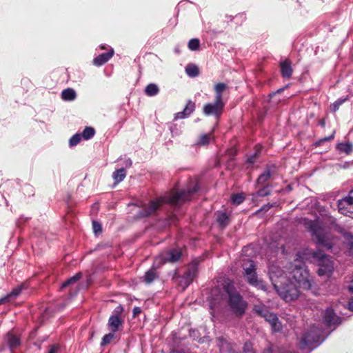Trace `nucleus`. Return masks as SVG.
I'll list each match as a JSON object with an SVG mask.
<instances>
[{"mask_svg":"<svg viewBox=\"0 0 353 353\" xmlns=\"http://www.w3.org/2000/svg\"><path fill=\"white\" fill-rule=\"evenodd\" d=\"M322 336V330L317 327H313L303 334L299 342L300 348L304 350L317 347L323 341Z\"/></svg>","mask_w":353,"mask_h":353,"instance_id":"7","label":"nucleus"},{"mask_svg":"<svg viewBox=\"0 0 353 353\" xmlns=\"http://www.w3.org/2000/svg\"><path fill=\"white\" fill-rule=\"evenodd\" d=\"M319 124L321 125V126H325V121L324 120H321L320 122H319Z\"/></svg>","mask_w":353,"mask_h":353,"instance_id":"50","label":"nucleus"},{"mask_svg":"<svg viewBox=\"0 0 353 353\" xmlns=\"http://www.w3.org/2000/svg\"><path fill=\"white\" fill-rule=\"evenodd\" d=\"M272 207V205L271 204H267L264 205L257 212H260L261 211L267 212Z\"/></svg>","mask_w":353,"mask_h":353,"instance_id":"43","label":"nucleus"},{"mask_svg":"<svg viewBox=\"0 0 353 353\" xmlns=\"http://www.w3.org/2000/svg\"><path fill=\"white\" fill-rule=\"evenodd\" d=\"M59 348V347L58 345H53L50 347V349H49L48 353H57Z\"/></svg>","mask_w":353,"mask_h":353,"instance_id":"42","label":"nucleus"},{"mask_svg":"<svg viewBox=\"0 0 353 353\" xmlns=\"http://www.w3.org/2000/svg\"><path fill=\"white\" fill-rule=\"evenodd\" d=\"M159 92L158 86L154 83L148 84L145 89V92L148 96L153 97L157 95Z\"/></svg>","mask_w":353,"mask_h":353,"instance_id":"23","label":"nucleus"},{"mask_svg":"<svg viewBox=\"0 0 353 353\" xmlns=\"http://www.w3.org/2000/svg\"><path fill=\"white\" fill-rule=\"evenodd\" d=\"M125 176L126 172L124 168L116 170L112 174V177L116 181V183H119L125 179Z\"/></svg>","mask_w":353,"mask_h":353,"instance_id":"21","label":"nucleus"},{"mask_svg":"<svg viewBox=\"0 0 353 353\" xmlns=\"http://www.w3.org/2000/svg\"><path fill=\"white\" fill-rule=\"evenodd\" d=\"M100 48H101V49H104V48H105V46H100Z\"/></svg>","mask_w":353,"mask_h":353,"instance_id":"51","label":"nucleus"},{"mask_svg":"<svg viewBox=\"0 0 353 353\" xmlns=\"http://www.w3.org/2000/svg\"><path fill=\"white\" fill-rule=\"evenodd\" d=\"M93 225V231L95 234L99 233L101 232V225L97 221L92 222Z\"/></svg>","mask_w":353,"mask_h":353,"instance_id":"41","label":"nucleus"},{"mask_svg":"<svg viewBox=\"0 0 353 353\" xmlns=\"http://www.w3.org/2000/svg\"><path fill=\"white\" fill-rule=\"evenodd\" d=\"M77 97V93L72 88H67L62 91L61 99L63 101H74Z\"/></svg>","mask_w":353,"mask_h":353,"instance_id":"18","label":"nucleus"},{"mask_svg":"<svg viewBox=\"0 0 353 353\" xmlns=\"http://www.w3.org/2000/svg\"><path fill=\"white\" fill-rule=\"evenodd\" d=\"M192 282V281L190 279H185V276H183L179 281L181 285H182L183 288H187Z\"/></svg>","mask_w":353,"mask_h":353,"instance_id":"39","label":"nucleus"},{"mask_svg":"<svg viewBox=\"0 0 353 353\" xmlns=\"http://www.w3.org/2000/svg\"><path fill=\"white\" fill-rule=\"evenodd\" d=\"M323 320L325 323L329 327H332L333 325H336L340 323V319L338 317L334 312L333 310L331 308H327L325 310Z\"/></svg>","mask_w":353,"mask_h":353,"instance_id":"14","label":"nucleus"},{"mask_svg":"<svg viewBox=\"0 0 353 353\" xmlns=\"http://www.w3.org/2000/svg\"><path fill=\"white\" fill-rule=\"evenodd\" d=\"M94 130L92 127H86L81 134V137H83L85 140H88L91 139L94 135Z\"/></svg>","mask_w":353,"mask_h":353,"instance_id":"27","label":"nucleus"},{"mask_svg":"<svg viewBox=\"0 0 353 353\" xmlns=\"http://www.w3.org/2000/svg\"><path fill=\"white\" fill-rule=\"evenodd\" d=\"M196 270L195 268H192L191 269H189L183 276H185V279H190L192 281H193L194 277L196 275Z\"/></svg>","mask_w":353,"mask_h":353,"instance_id":"36","label":"nucleus"},{"mask_svg":"<svg viewBox=\"0 0 353 353\" xmlns=\"http://www.w3.org/2000/svg\"><path fill=\"white\" fill-rule=\"evenodd\" d=\"M347 99V98H341L337 99L334 103L332 104V110L334 112H336L339 109V106L342 105Z\"/></svg>","mask_w":353,"mask_h":353,"instance_id":"35","label":"nucleus"},{"mask_svg":"<svg viewBox=\"0 0 353 353\" xmlns=\"http://www.w3.org/2000/svg\"><path fill=\"white\" fill-rule=\"evenodd\" d=\"M281 71L283 77L290 78L292 74V69L290 63L284 61L281 63Z\"/></svg>","mask_w":353,"mask_h":353,"instance_id":"19","label":"nucleus"},{"mask_svg":"<svg viewBox=\"0 0 353 353\" xmlns=\"http://www.w3.org/2000/svg\"><path fill=\"white\" fill-rule=\"evenodd\" d=\"M213 298L215 302H219L224 295L228 296V304L232 311L240 315L245 312L246 303L243 300L241 296L234 290L233 285L230 281L226 283L223 287V292L219 288H214L212 290V296H216Z\"/></svg>","mask_w":353,"mask_h":353,"instance_id":"4","label":"nucleus"},{"mask_svg":"<svg viewBox=\"0 0 353 353\" xmlns=\"http://www.w3.org/2000/svg\"><path fill=\"white\" fill-rule=\"evenodd\" d=\"M352 145L348 143H340L338 145V149L342 152H345V153L348 154L352 151Z\"/></svg>","mask_w":353,"mask_h":353,"instance_id":"32","label":"nucleus"},{"mask_svg":"<svg viewBox=\"0 0 353 353\" xmlns=\"http://www.w3.org/2000/svg\"><path fill=\"white\" fill-rule=\"evenodd\" d=\"M132 165V161L129 159L126 161V166H131Z\"/></svg>","mask_w":353,"mask_h":353,"instance_id":"49","label":"nucleus"},{"mask_svg":"<svg viewBox=\"0 0 353 353\" xmlns=\"http://www.w3.org/2000/svg\"><path fill=\"white\" fill-rule=\"evenodd\" d=\"M254 311L271 325L274 332H279L281 330V324L276 315L270 312L264 305H255Z\"/></svg>","mask_w":353,"mask_h":353,"instance_id":"9","label":"nucleus"},{"mask_svg":"<svg viewBox=\"0 0 353 353\" xmlns=\"http://www.w3.org/2000/svg\"><path fill=\"white\" fill-rule=\"evenodd\" d=\"M217 222L223 226H225L229 223V217L225 212H219L216 216Z\"/></svg>","mask_w":353,"mask_h":353,"instance_id":"25","label":"nucleus"},{"mask_svg":"<svg viewBox=\"0 0 353 353\" xmlns=\"http://www.w3.org/2000/svg\"><path fill=\"white\" fill-rule=\"evenodd\" d=\"M349 305V309L351 310V311H353V301H350L348 304Z\"/></svg>","mask_w":353,"mask_h":353,"instance_id":"48","label":"nucleus"},{"mask_svg":"<svg viewBox=\"0 0 353 353\" xmlns=\"http://www.w3.org/2000/svg\"><path fill=\"white\" fill-rule=\"evenodd\" d=\"M21 290L22 288L21 286L14 288L9 294L6 295L5 297L8 301L10 299L17 297L21 292Z\"/></svg>","mask_w":353,"mask_h":353,"instance_id":"29","label":"nucleus"},{"mask_svg":"<svg viewBox=\"0 0 353 353\" xmlns=\"http://www.w3.org/2000/svg\"><path fill=\"white\" fill-rule=\"evenodd\" d=\"M225 107L223 100H217L214 99V102L208 103L204 105L203 112L207 116L213 115L219 119L223 113Z\"/></svg>","mask_w":353,"mask_h":353,"instance_id":"10","label":"nucleus"},{"mask_svg":"<svg viewBox=\"0 0 353 353\" xmlns=\"http://www.w3.org/2000/svg\"><path fill=\"white\" fill-rule=\"evenodd\" d=\"M334 137V132H333L330 136L329 137H325L323 139H321V140H319V143H321V142H324V141H330L332 139H333Z\"/></svg>","mask_w":353,"mask_h":353,"instance_id":"44","label":"nucleus"},{"mask_svg":"<svg viewBox=\"0 0 353 353\" xmlns=\"http://www.w3.org/2000/svg\"><path fill=\"white\" fill-rule=\"evenodd\" d=\"M5 340L12 352L19 347L21 343L19 337L10 332L7 334Z\"/></svg>","mask_w":353,"mask_h":353,"instance_id":"17","label":"nucleus"},{"mask_svg":"<svg viewBox=\"0 0 353 353\" xmlns=\"http://www.w3.org/2000/svg\"><path fill=\"white\" fill-rule=\"evenodd\" d=\"M270 194V190L267 188L264 187L257 191L256 196H260V197H263V196L269 195Z\"/></svg>","mask_w":353,"mask_h":353,"instance_id":"38","label":"nucleus"},{"mask_svg":"<svg viewBox=\"0 0 353 353\" xmlns=\"http://www.w3.org/2000/svg\"><path fill=\"white\" fill-rule=\"evenodd\" d=\"M81 140V135L79 134H75L70 139L69 144L70 146L77 145L80 142Z\"/></svg>","mask_w":353,"mask_h":353,"instance_id":"33","label":"nucleus"},{"mask_svg":"<svg viewBox=\"0 0 353 353\" xmlns=\"http://www.w3.org/2000/svg\"><path fill=\"white\" fill-rule=\"evenodd\" d=\"M185 72L190 77H196L199 74L198 67L194 64H188L185 68Z\"/></svg>","mask_w":353,"mask_h":353,"instance_id":"22","label":"nucleus"},{"mask_svg":"<svg viewBox=\"0 0 353 353\" xmlns=\"http://www.w3.org/2000/svg\"><path fill=\"white\" fill-rule=\"evenodd\" d=\"M348 288L349 290L353 294V280L351 281V284Z\"/></svg>","mask_w":353,"mask_h":353,"instance_id":"47","label":"nucleus"},{"mask_svg":"<svg viewBox=\"0 0 353 353\" xmlns=\"http://www.w3.org/2000/svg\"><path fill=\"white\" fill-rule=\"evenodd\" d=\"M226 85L223 83H219L215 85L214 86V91H215V99L217 100H223L222 97V93L226 89Z\"/></svg>","mask_w":353,"mask_h":353,"instance_id":"20","label":"nucleus"},{"mask_svg":"<svg viewBox=\"0 0 353 353\" xmlns=\"http://www.w3.org/2000/svg\"><path fill=\"white\" fill-rule=\"evenodd\" d=\"M198 190L197 185L193 188L182 190L179 192H172L165 194L164 196L152 201L148 206L144 208L139 213L140 216H148L156 212V210L163 203H169L170 205H177L180 203L190 201L193 193Z\"/></svg>","mask_w":353,"mask_h":353,"instance_id":"3","label":"nucleus"},{"mask_svg":"<svg viewBox=\"0 0 353 353\" xmlns=\"http://www.w3.org/2000/svg\"><path fill=\"white\" fill-rule=\"evenodd\" d=\"M81 278V273L77 274L75 276L71 277L70 279H68L66 281H65L62 285L61 288H66L72 284H74L77 283V281H79Z\"/></svg>","mask_w":353,"mask_h":353,"instance_id":"28","label":"nucleus"},{"mask_svg":"<svg viewBox=\"0 0 353 353\" xmlns=\"http://www.w3.org/2000/svg\"><path fill=\"white\" fill-rule=\"evenodd\" d=\"M245 197L242 194H233L231 197L232 202L235 205H239L244 201Z\"/></svg>","mask_w":353,"mask_h":353,"instance_id":"31","label":"nucleus"},{"mask_svg":"<svg viewBox=\"0 0 353 353\" xmlns=\"http://www.w3.org/2000/svg\"><path fill=\"white\" fill-rule=\"evenodd\" d=\"M242 267L244 270V274L249 284L264 291L267 290L263 281L258 278L256 273V266L252 261H244L242 264Z\"/></svg>","mask_w":353,"mask_h":353,"instance_id":"8","label":"nucleus"},{"mask_svg":"<svg viewBox=\"0 0 353 353\" xmlns=\"http://www.w3.org/2000/svg\"><path fill=\"white\" fill-rule=\"evenodd\" d=\"M195 109V103L192 101H188L183 111L179 112L174 115V119H185L188 117Z\"/></svg>","mask_w":353,"mask_h":353,"instance_id":"15","label":"nucleus"},{"mask_svg":"<svg viewBox=\"0 0 353 353\" xmlns=\"http://www.w3.org/2000/svg\"><path fill=\"white\" fill-rule=\"evenodd\" d=\"M141 312V309L139 307H134L133 308V316H136Z\"/></svg>","mask_w":353,"mask_h":353,"instance_id":"45","label":"nucleus"},{"mask_svg":"<svg viewBox=\"0 0 353 353\" xmlns=\"http://www.w3.org/2000/svg\"><path fill=\"white\" fill-rule=\"evenodd\" d=\"M303 225L311 232L316 243L327 249L332 248V240L328 230L333 228L340 232H343V228L336 223V219L327 214H321V218L318 217L314 221L304 219Z\"/></svg>","mask_w":353,"mask_h":353,"instance_id":"1","label":"nucleus"},{"mask_svg":"<svg viewBox=\"0 0 353 353\" xmlns=\"http://www.w3.org/2000/svg\"><path fill=\"white\" fill-rule=\"evenodd\" d=\"M272 172L269 169L265 170L257 179V183L264 185L271 177Z\"/></svg>","mask_w":353,"mask_h":353,"instance_id":"24","label":"nucleus"},{"mask_svg":"<svg viewBox=\"0 0 353 353\" xmlns=\"http://www.w3.org/2000/svg\"><path fill=\"white\" fill-rule=\"evenodd\" d=\"M114 332L109 333L108 334H105L101 341V345L102 346L107 345L109 343L114 337Z\"/></svg>","mask_w":353,"mask_h":353,"instance_id":"34","label":"nucleus"},{"mask_svg":"<svg viewBox=\"0 0 353 353\" xmlns=\"http://www.w3.org/2000/svg\"><path fill=\"white\" fill-rule=\"evenodd\" d=\"M144 277H145L144 280L147 283H152L157 277V273H156L155 268H152L150 270H149L148 272H146Z\"/></svg>","mask_w":353,"mask_h":353,"instance_id":"26","label":"nucleus"},{"mask_svg":"<svg viewBox=\"0 0 353 353\" xmlns=\"http://www.w3.org/2000/svg\"><path fill=\"white\" fill-rule=\"evenodd\" d=\"M123 311V308L121 305L118 306L115 312L119 313ZM123 321L118 314L112 315L108 320V326L112 332H116L119 330V327L121 325Z\"/></svg>","mask_w":353,"mask_h":353,"instance_id":"12","label":"nucleus"},{"mask_svg":"<svg viewBox=\"0 0 353 353\" xmlns=\"http://www.w3.org/2000/svg\"><path fill=\"white\" fill-rule=\"evenodd\" d=\"M210 139V134H203L201 137L199 139V144L201 145H207Z\"/></svg>","mask_w":353,"mask_h":353,"instance_id":"40","label":"nucleus"},{"mask_svg":"<svg viewBox=\"0 0 353 353\" xmlns=\"http://www.w3.org/2000/svg\"><path fill=\"white\" fill-rule=\"evenodd\" d=\"M299 256L308 263L317 265L319 267L317 274L321 276L330 277L334 271V262L332 258L322 251L315 252L306 249L303 251V254Z\"/></svg>","mask_w":353,"mask_h":353,"instance_id":"5","label":"nucleus"},{"mask_svg":"<svg viewBox=\"0 0 353 353\" xmlns=\"http://www.w3.org/2000/svg\"><path fill=\"white\" fill-rule=\"evenodd\" d=\"M268 268L270 278L281 297L287 302L296 299L300 294L299 285L292 281L287 283L290 276L278 265L270 264Z\"/></svg>","mask_w":353,"mask_h":353,"instance_id":"2","label":"nucleus"},{"mask_svg":"<svg viewBox=\"0 0 353 353\" xmlns=\"http://www.w3.org/2000/svg\"><path fill=\"white\" fill-rule=\"evenodd\" d=\"M243 353H255L250 342H245L243 346Z\"/></svg>","mask_w":353,"mask_h":353,"instance_id":"37","label":"nucleus"},{"mask_svg":"<svg viewBox=\"0 0 353 353\" xmlns=\"http://www.w3.org/2000/svg\"><path fill=\"white\" fill-rule=\"evenodd\" d=\"M339 212L345 216L353 214V190L348 195L338 201Z\"/></svg>","mask_w":353,"mask_h":353,"instance_id":"11","label":"nucleus"},{"mask_svg":"<svg viewBox=\"0 0 353 353\" xmlns=\"http://www.w3.org/2000/svg\"><path fill=\"white\" fill-rule=\"evenodd\" d=\"M6 302H8V301L5 296L0 299V305L3 304L4 303H6Z\"/></svg>","mask_w":353,"mask_h":353,"instance_id":"46","label":"nucleus"},{"mask_svg":"<svg viewBox=\"0 0 353 353\" xmlns=\"http://www.w3.org/2000/svg\"><path fill=\"white\" fill-rule=\"evenodd\" d=\"M200 46V41L198 39H192L188 42V48L191 50H197Z\"/></svg>","mask_w":353,"mask_h":353,"instance_id":"30","label":"nucleus"},{"mask_svg":"<svg viewBox=\"0 0 353 353\" xmlns=\"http://www.w3.org/2000/svg\"><path fill=\"white\" fill-rule=\"evenodd\" d=\"M181 256V251L179 248H174L161 255L164 262L174 263L177 261Z\"/></svg>","mask_w":353,"mask_h":353,"instance_id":"13","label":"nucleus"},{"mask_svg":"<svg viewBox=\"0 0 353 353\" xmlns=\"http://www.w3.org/2000/svg\"><path fill=\"white\" fill-rule=\"evenodd\" d=\"M114 49L110 48L108 52L102 53L93 59L94 65L101 66L108 62L114 54Z\"/></svg>","mask_w":353,"mask_h":353,"instance_id":"16","label":"nucleus"},{"mask_svg":"<svg viewBox=\"0 0 353 353\" xmlns=\"http://www.w3.org/2000/svg\"><path fill=\"white\" fill-rule=\"evenodd\" d=\"M302 252H298L296 254V258L294 263L290 266V272H289L290 279L292 276L294 279V283L299 285V287L303 290H310L312 287L311 280L310 279V274L305 266V260L299 256L302 255Z\"/></svg>","mask_w":353,"mask_h":353,"instance_id":"6","label":"nucleus"}]
</instances>
